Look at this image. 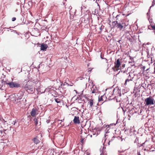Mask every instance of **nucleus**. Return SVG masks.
<instances>
[{"instance_id": "nucleus-1", "label": "nucleus", "mask_w": 155, "mask_h": 155, "mask_svg": "<svg viewBox=\"0 0 155 155\" xmlns=\"http://www.w3.org/2000/svg\"><path fill=\"white\" fill-rule=\"evenodd\" d=\"M22 87L24 89H26L27 91L29 90L30 92H32L33 90V85L31 84H30L29 81H28V78L27 79H25L23 81L21 84Z\"/></svg>"}, {"instance_id": "nucleus-2", "label": "nucleus", "mask_w": 155, "mask_h": 155, "mask_svg": "<svg viewBox=\"0 0 155 155\" xmlns=\"http://www.w3.org/2000/svg\"><path fill=\"white\" fill-rule=\"evenodd\" d=\"M144 104L146 106L154 104L155 100H154L153 98L150 96L145 99Z\"/></svg>"}, {"instance_id": "nucleus-3", "label": "nucleus", "mask_w": 155, "mask_h": 155, "mask_svg": "<svg viewBox=\"0 0 155 155\" xmlns=\"http://www.w3.org/2000/svg\"><path fill=\"white\" fill-rule=\"evenodd\" d=\"M113 28H116L117 29H119L120 30L122 29L123 28H125L126 26L125 25H124V24L121 23H118L117 21H114L112 22Z\"/></svg>"}, {"instance_id": "nucleus-4", "label": "nucleus", "mask_w": 155, "mask_h": 155, "mask_svg": "<svg viewBox=\"0 0 155 155\" xmlns=\"http://www.w3.org/2000/svg\"><path fill=\"white\" fill-rule=\"evenodd\" d=\"M28 81L29 83L32 82L33 84L36 85V87H37L38 88L40 86V83L38 81V80L35 77L34 78H28Z\"/></svg>"}, {"instance_id": "nucleus-5", "label": "nucleus", "mask_w": 155, "mask_h": 155, "mask_svg": "<svg viewBox=\"0 0 155 155\" xmlns=\"http://www.w3.org/2000/svg\"><path fill=\"white\" fill-rule=\"evenodd\" d=\"M124 133L127 135L132 136L133 135H136L137 132H136L134 128L132 127L130 129H126L124 131Z\"/></svg>"}, {"instance_id": "nucleus-6", "label": "nucleus", "mask_w": 155, "mask_h": 155, "mask_svg": "<svg viewBox=\"0 0 155 155\" xmlns=\"http://www.w3.org/2000/svg\"><path fill=\"white\" fill-rule=\"evenodd\" d=\"M4 84H5L9 86L10 87L13 88L14 87L18 88L21 87L20 84L16 82H6L5 81L4 82Z\"/></svg>"}, {"instance_id": "nucleus-7", "label": "nucleus", "mask_w": 155, "mask_h": 155, "mask_svg": "<svg viewBox=\"0 0 155 155\" xmlns=\"http://www.w3.org/2000/svg\"><path fill=\"white\" fill-rule=\"evenodd\" d=\"M127 71H124L123 72V73L124 74H126L127 76V78L131 79V80L133 81V78H134V74L132 72H129L128 73H127Z\"/></svg>"}, {"instance_id": "nucleus-8", "label": "nucleus", "mask_w": 155, "mask_h": 155, "mask_svg": "<svg viewBox=\"0 0 155 155\" xmlns=\"http://www.w3.org/2000/svg\"><path fill=\"white\" fill-rule=\"evenodd\" d=\"M115 67L118 70L119 69V68L120 67L121 63L120 61V59H118L115 62Z\"/></svg>"}, {"instance_id": "nucleus-9", "label": "nucleus", "mask_w": 155, "mask_h": 155, "mask_svg": "<svg viewBox=\"0 0 155 155\" xmlns=\"http://www.w3.org/2000/svg\"><path fill=\"white\" fill-rule=\"evenodd\" d=\"M74 122L76 124L80 123L79 117L75 116L73 120Z\"/></svg>"}, {"instance_id": "nucleus-10", "label": "nucleus", "mask_w": 155, "mask_h": 155, "mask_svg": "<svg viewBox=\"0 0 155 155\" xmlns=\"http://www.w3.org/2000/svg\"><path fill=\"white\" fill-rule=\"evenodd\" d=\"M116 124H111L109 125H107L104 124V127H105V126H107L108 127L110 128V129L111 130L112 128H113L114 127H115Z\"/></svg>"}, {"instance_id": "nucleus-11", "label": "nucleus", "mask_w": 155, "mask_h": 155, "mask_svg": "<svg viewBox=\"0 0 155 155\" xmlns=\"http://www.w3.org/2000/svg\"><path fill=\"white\" fill-rule=\"evenodd\" d=\"M37 110L36 108H33L30 113L32 117H34L36 115Z\"/></svg>"}, {"instance_id": "nucleus-12", "label": "nucleus", "mask_w": 155, "mask_h": 155, "mask_svg": "<svg viewBox=\"0 0 155 155\" xmlns=\"http://www.w3.org/2000/svg\"><path fill=\"white\" fill-rule=\"evenodd\" d=\"M91 91H92V93H95L97 92V89L96 86L94 85L91 88Z\"/></svg>"}, {"instance_id": "nucleus-13", "label": "nucleus", "mask_w": 155, "mask_h": 155, "mask_svg": "<svg viewBox=\"0 0 155 155\" xmlns=\"http://www.w3.org/2000/svg\"><path fill=\"white\" fill-rule=\"evenodd\" d=\"M39 119H41L38 117H37V118H35L34 119V121L36 125H40L41 122H39V124L38 123V121L39 120Z\"/></svg>"}, {"instance_id": "nucleus-14", "label": "nucleus", "mask_w": 155, "mask_h": 155, "mask_svg": "<svg viewBox=\"0 0 155 155\" xmlns=\"http://www.w3.org/2000/svg\"><path fill=\"white\" fill-rule=\"evenodd\" d=\"M48 46L47 45L42 44L41 45V50L44 51L47 48Z\"/></svg>"}, {"instance_id": "nucleus-15", "label": "nucleus", "mask_w": 155, "mask_h": 155, "mask_svg": "<svg viewBox=\"0 0 155 155\" xmlns=\"http://www.w3.org/2000/svg\"><path fill=\"white\" fill-rule=\"evenodd\" d=\"M104 127V128H106V129L105 130V136L106 137V136H107V135H106V134L110 132V131H111V130L110 129V128L108 127L107 126H105V127Z\"/></svg>"}, {"instance_id": "nucleus-16", "label": "nucleus", "mask_w": 155, "mask_h": 155, "mask_svg": "<svg viewBox=\"0 0 155 155\" xmlns=\"http://www.w3.org/2000/svg\"><path fill=\"white\" fill-rule=\"evenodd\" d=\"M121 95V94H119L118 96L116 98V96L115 97V98H116V101L117 102H119L121 101V99L120 98V97Z\"/></svg>"}, {"instance_id": "nucleus-17", "label": "nucleus", "mask_w": 155, "mask_h": 155, "mask_svg": "<svg viewBox=\"0 0 155 155\" xmlns=\"http://www.w3.org/2000/svg\"><path fill=\"white\" fill-rule=\"evenodd\" d=\"M88 104L90 105V107H92L93 105V100L91 99H90L89 101L88 102Z\"/></svg>"}, {"instance_id": "nucleus-18", "label": "nucleus", "mask_w": 155, "mask_h": 155, "mask_svg": "<svg viewBox=\"0 0 155 155\" xmlns=\"http://www.w3.org/2000/svg\"><path fill=\"white\" fill-rule=\"evenodd\" d=\"M33 140L34 143L36 144H37L40 142L39 140L36 138H34Z\"/></svg>"}, {"instance_id": "nucleus-19", "label": "nucleus", "mask_w": 155, "mask_h": 155, "mask_svg": "<svg viewBox=\"0 0 155 155\" xmlns=\"http://www.w3.org/2000/svg\"><path fill=\"white\" fill-rule=\"evenodd\" d=\"M104 55L102 54V53H101L100 54V57L102 59H104L105 60V61H106L107 62L108 61V60L107 59L105 58H104Z\"/></svg>"}, {"instance_id": "nucleus-20", "label": "nucleus", "mask_w": 155, "mask_h": 155, "mask_svg": "<svg viewBox=\"0 0 155 155\" xmlns=\"http://www.w3.org/2000/svg\"><path fill=\"white\" fill-rule=\"evenodd\" d=\"M22 98V97L21 96L18 97H15V101L16 102H18V100H20Z\"/></svg>"}, {"instance_id": "nucleus-21", "label": "nucleus", "mask_w": 155, "mask_h": 155, "mask_svg": "<svg viewBox=\"0 0 155 155\" xmlns=\"http://www.w3.org/2000/svg\"><path fill=\"white\" fill-rule=\"evenodd\" d=\"M125 64H121L120 65V68L119 69L121 70L124 68L125 67Z\"/></svg>"}, {"instance_id": "nucleus-22", "label": "nucleus", "mask_w": 155, "mask_h": 155, "mask_svg": "<svg viewBox=\"0 0 155 155\" xmlns=\"http://www.w3.org/2000/svg\"><path fill=\"white\" fill-rule=\"evenodd\" d=\"M132 81V80H131V79H129L127 78V79H126L125 80L124 84L125 85L127 84V82H129L130 81Z\"/></svg>"}, {"instance_id": "nucleus-23", "label": "nucleus", "mask_w": 155, "mask_h": 155, "mask_svg": "<svg viewBox=\"0 0 155 155\" xmlns=\"http://www.w3.org/2000/svg\"><path fill=\"white\" fill-rule=\"evenodd\" d=\"M104 26L102 25H101V26L100 27L99 29L100 30V33H101L102 30L104 28Z\"/></svg>"}, {"instance_id": "nucleus-24", "label": "nucleus", "mask_w": 155, "mask_h": 155, "mask_svg": "<svg viewBox=\"0 0 155 155\" xmlns=\"http://www.w3.org/2000/svg\"><path fill=\"white\" fill-rule=\"evenodd\" d=\"M54 100L55 102L57 103L61 102V101L59 100V99L58 98H55Z\"/></svg>"}, {"instance_id": "nucleus-25", "label": "nucleus", "mask_w": 155, "mask_h": 155, "mask_svg": "<svg viewBox=\"0 0 155 155\" xmlns=\"http://www.w3.org/2000/svg\"><path fill=\"white\" fill-rule=\"evenodd\" d=\"M147 57L148 58H150L151 59V61H152V59L153 58V57H152L150 56V54H149V52H147Z\"/></svg>"}, {"instance_id": "nucleus-26", "label": "nucleus", "mask_w": 155, "mask_h": 155, "mask_svg": "<svg viewBox=\"0 0 155 155\" xmlns=\"http://www.w3.org/2000/svg\"><path fill=\"white\" fill-rule=\"evenodd\" d=\"M155 5V0H153L152 2V5L150 7V8L149 9V12L150 11V8L154 6V5Z\"/></svg>"}, {"instance_id": "nucleus-27", "label": "nucleus", "mask_w": 155, "mask_h": 155, "mask_svg": "<svg viewBox=\"0 0 155 155\" xmlns=\"http://www.w3.org/2000/svg\"><path fill=\"white\" fill-rule=\"evenodd\" d=\"M126 37L127 38V39L130 41V42L132 41V39L130 38L129 36H127Z\"/></svg>"}, {"instance_id": "nucleus-28", "label": "nucleus", "mask_w": 155, "mask_h": 155, "mask_svg": "<svg viewBox=\"0 0 155 155\" xmlns=\"http://www.w3.org/2000/svg\"><path fill=\"white\" fill-rule=\"evenodd\" d=\"M103 96H101L100 98H99L98 100L99 101H103Z\"/></svg>"}, {"instance_id": "nucleus-29", "label": "nucleus", "mask_w": 155, "mask_h": 155, "mask_svg": "<svg viewBox=\"0 0 155 155\" xmlns=\"http://www.w3.org/2000/svg\"><path fill=\"white\" fill-rule=\"evenodd\" d=\"M116 137H115V136H113L112 138L111 139H110V140L109 141V142L108 143V145H109L110 144H109V143L110 142V141H112L113 140H114V138H115Z\"/></svg>"}, {"instance_id": "nucleus-30", "label": "nucleus", "mask_w": 155, "mask_h": 155, "mask_svg": "<svg viewBox=\"0 0 155 155\" xmlns=\"http://www.w3.org/2000/svg\"><path fill=\"white\" fill-rule=\"evenodd\" d=\"M151 27L153 28V29L155 30V25H152ZM154 33H155V31H154Z\"/></svg>"}, {"instance_id": "nucleus-31", "label": "nucleus", "mask_w": 155, "mask_h": 155, "mask_svg": "<svg viewBox=\"0 0 155 155\" xmlns=\"http://www.w3.org/2000/svg\"><path fill=\"white\" fill-rule=\"evenodd\" d=\"M16 120H15V121H13V122L12 123V124H13L14 125H15V124H16Z\"/></svg>"}, {"instance_id": "nucleus-32", "label": "nucleus", "mask_w": 155, "mask_h": 155, "mask_svg": "<svg viewBox=\"0 0 155 155\" xmlns=\"http://www.w3.org/2000/svg\"><path fill=\"white\" fill-rule=\"evenodd\" d=\"M99 0H96V2L97 4V5L99 6V5L98 4L99 2Z\"/></svg>"}, {"instance_id": "nucleus-33", "label": "nucleus", "mask_w": 155, "mask_h": 155, "mask_svg": "<svg viewBox=\"0 0 155 155\" xmlns=\"http://www.w3.org/2000/svg\"><path fill=\"white\" fill-rule=\"evenodd\" d=\"M16 18L15 17H13L12 18V21H14L16 20Z\"/></svg>"}, {"instance_id": "nucleus-34", "label": "nucleus", "mask_w": 155, "mask_h": 155, "mask_svg": "<svg viewBox=\"0 0 155 155\" xmlns=\"http://www.w3.org/2000/svg\"><path fill=\"white\" fill-rule=\"evenodd\" d=\"M117 42H118L120 44H121L122 43V42L121 41V40H119L118 41H117Z\"/></svg>"}, {"instance_id": "nucleus-35", "label": "nucleus", "mask_w": 155, "mask_h": 155, "mask_svg": "<svg viewBox=\"0 0 155 155\" xmlns=\"http://www.w3.org/2000/svg\"><path fill=\"white\" fill-rule=\"evenodd\" d=\"M0 121H2V122H3V121H5L4 120V119H2V118H1L0 117Z\"/></svg>"}, {"instance_id": "nucleus-36", "label": "nucleus", "mask_w": 155, "mask_h": 155, "mask_svg": "<svg viewBox=\"0 0 155 155\" xmlns=\"http://www.w3.org/2000/svg\"><path fill=\"white\" fill-rule=\"evenodd\" d=\"M150 55L152 57H153V58H154L153 54V53H151V54H150Z\"/></svg>"}, {"instance_id": "nucleus-37", "label": "nucleus", "mask_w": 155, "mask_h": 155, "mask_svg": "<svg viewBox=\"0 0 155 155\" xmlns=\"http://www.w3.org/2000/svg\"><path fill=\"white\" fill-rule=\"evenodd\" d=\"M64 120V119H63V120H58V121H61V122H63Z\"/></svg>"}, {"instance_id": "nucleus-38", "label": "nucleus", "mask_w": 155, "mask_h": 155, "mask_svg": "<svg viewBox=\"0 0 155 155\" xmlns=\"http://www.w3.org/2000/svg\"><path fill=\"white\" fill-rule=\"evenodd\" d=\"M84 139H82L81 140V142L82 143H83V141H84Z\"/></svg>"}, {"instance_id": "nucleus-39", "label": "nucleus", "mask_w": 155, "mask_h": 155, "mask_svg": "<svg viewBox=\"0 0 155 155\" xmlns=\"http://www.w3.org/2000/svg\"><path fill=\"white\" fill-rule=\"evenodd\" d=\"M66 84H67V83H66V82H64L63 83V85H66Z\"/></svg>"}, {"instance_id": "nucleus-40", "label": "nucleus", "mask_w": 155, "mask_h": 155, "mask_svg": "<svg viewBox=\"0 0 155 155\" xmlns=\"http://www.w3.org/2000/svg\"><path fill=\"white\" fill-rule=\"evenodd\" d=\"M58 123L59 124H61V126H64V124H62L61 122L59 123V121L58 122Z\"/></svg>"}, {"instance_id": "nucleus-41", "label": "nucleus", "mask_w": 155, "mask_h": 155, "mask_svg": "<svg viewBox=\"0 0 155 155\" xmlns=\"http://www.w3.org/2000/svg\"><path fill=\"white\" fill-rule=\"evenodd\" d=\"M93 135H95V136L96 137L97 135V134H96L95 133H93Z\"/></svg>"}, {"instance_id": "nucleus-42", "label": "nucleus", "mask_w": 155, "mask_h": 155, "mask_svg": "<svg viewBox=\"0 0 155 155\" xmlns=\"http://www.w3.org/2000/svg\"><path fill=\"white\" fill-rule=\"evenodd\" d=\"M120 72H122V71H119V73H118L117 74H117H119V73H120Z\"/></svg>"}, {"instance_id": "nucleus-43", "label": "nucleus", "mask_w": 155, "mask_h": 155, "mask_svg": "<svg viewBox=\"0 0 155 155\" xmlns=\"http://www.w3.org/2000/svg\"><path fill=\"white\" fill-rule=\"evenodd\" d=\"M11 31H14V32H16V31L15 30H12Z\"/></svg>"}, {"instance_id": "nucleus-44", "label": "nucleus", "mask_w": 155, "mask_h": 155, "mask_svg": "<svg viewBox=\"0 0 155 155\" xmlns=\"http://www.w3.org/2000/svg\"><path fill=\"white\" fill-rule=\"evenodd\" d=\"M70 17L71 18L73 19V16H70Z\"/></svg>"}, {"instance_id": "nucleus-45", "label": "nucleus", "mask_w": 155, "mask_h": 155, "mask_svg": "<svg viewBox=\"0 0 155 155\" xmlns=\"http://www.w3.org/2000/svg\"><path fill=\"white\" fill-rule=\"evenodd\" d=\"M100 155H105L104 154V153H102Z\"/></svg>"}, {"instance_id": "nucleus-46", "label": "nucleus", "mask_w": 155, "mask_h": 155, "mask_svg": "<svg viewBox=\"0 0 155 155\" xmlns=\"http://www.w3.org/2000/svg\"><path fill=\"white\" fill-rule=\"evenodd\" d=\"M145 66H143V68H142L143 69V70H144L145 69Z\"/></svg>"}, {"instance_id": "nucleus-47", "label": "nucleus", "mask_w": 155, "mask_h": 155, "mask_svg": "<svg viewBox=\"0 0 155 155\" xmlns=\"http://www.w3.org/2000/svg\"><path fill=\"white\" fill-rule=\"evenodd\" d=\"M69 9H71V8H72V7H71V6H70V7H69Z\"/></svg>"}, {"instance_id": "nucleus-48", "label": "nucleus", "mask_w": 155, "mask_h": 155, "mask_svg": "<svg viewBox=\"0 0 155 155\" xmlns=\"http://www.w3.org/2000/svg\"><path fill=\"white\" fill-rule=\"evenodd\" d=\"M46 122L47 123H49V121H48V120H47Z\"/></svg>"}, {"instance_id": "nucleus-49", "label": "nucleus", "mask_w": 155, "mask_h": 155, "mask_svg": "<svg viewBox=\"0 0 155 155\" xmlns=\"http://www.w3.org/2000/svg\"><path fill=\"white\" fill-rule=\"evenodd\" d=\"M74 91H76V93L77 94H79V93H78V92H77V91H76V90H74Z\"/></svg>"}, {"instance_id": "nucleus-50", "label": "nucleus", "mask_w": 155, "mask_h": 155, "mask_svg": "<svg viewBox=\"0 0 155 155\" xmlns=\"http://www.w3.org/2000/svg\"><path fill=\"white\" fill-rule=\"evenodd\" d=\"M115 90V89H114V90H113V92H114V91Z\"/></svg>"}, {"instance_id": "nucleus-51", "label": "nucleus", "mask_w": 155, "mask_h": 155, "mask_svg": "<svg viewBox=\"0 0 155 155\" xmlns=\"http://www.w3.org/2000/svg\"><path fill=\"white\" fill-rule=\"evenodd\" d=\"M0 89H1V90H2L3 89H2L1 88V87H0Z\"/></svg>"}, {"instance_id": "nucleus-52", "label": "nucleus", "mask_w": 155, "mask_h": 155, "mask_svg": "<svg viewBox=\"0 0 155 155\" xmlns=\"http://www.w3.org/2000/svg\"><path fill=\"white\" fill-rule=\"evenodd\" d=\"M90 137H92V135H90Z\"/></svg>"}, {"instance_id": "nucleus-53", "label": "nucleus", "mask_w": 155, "mask_h": 155, "mask_svg": "<svg viewBox=\"0 0 155 155\" xmlns=\"http://www.w3.org/2000/svg\"><path fill=\"white\" fill-rule=\"evenodd\" d=\"M148 13H149V12L148 13H147V15H148Z\"/></svg>"}, {"instance_id": "nucleus-54", "label": "nucleus", "mask_w": 155, "mask_h": 155, "mask_svg": "<svg viewBox=\"0 0 155 155\" xmlns=\"http://www.w3.org/2000/svg\"><path fill=\"white\" fill-rule=\"evenodd\" d=\"M148 28L149 29H150V28L149 27H148Z\"/></svg>"}, {"instance_id": "nucleus-55", "label": "nucleus", "mask_w": 155, "mask_h": 155, "mask_svg": "<svg viewBox=\"0 0 155 155\" xmlns=\"http://www.w3.org/2000/svg\"><path fill=\"white\" fill-rule=\"evenodd\" d=\"M7 29H9V28H7Z\"/></svg>"}, {"instance_id": "nucleus-56", "label": "nucleus", "mask_w": 155, "mask_h": 155, "mask_svg": "<svg viewBox=\"0 0 155 155\" xmlns=\"http://www.w3.org/2000/svg\"><path fill=\"white\" fill-rule=\"evenodd\" d=\"M119 16V15H117V16H116V17H117V16Z\"/></svg>"}, {"instance_id": "nucleus-57", "label": "nucleus", "mask_w": 155, "mask_h": 155, "mask_svg": "<svg viewBox=\"0 0 155 155\" xmlns=\"http://www.w3.org/2000/svg\"><path fill=\"white\" fill-rule=\"evenodd\" d=\"M16 95L17 96V97L18 96V94H17Z\"/></svg>"}]
</instances>
